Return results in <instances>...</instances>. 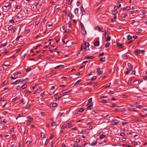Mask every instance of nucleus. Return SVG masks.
Listing matches in <instances>:
<instances>
[{"mask_svg":"<svg viewBox=\"0 0 147 147\" xmlns=\"http://www.w3.org/2000/svg\"><path fill=\"white\" fill-rule=\"evenodd\" d=\"M81 9L82 11V14L85 15V14L86 12L85 11L84 9L83 6H82Z\"/></svg>","mask_w":147,"mask_h":147,"instance_id":"nucleus-12","label":"nucleus"},{"mask_svg":"<svg viewBox=\"0 0 147 147\" xmlns=\"http://www.w3.org/2000/svg\"><path fill=\"white\" fill-rule=\"evenodd\" d=\"M49 140L48 139H47L45 141V145H47V144H48V142H49Z\"/></svg>","mask_w":147,"mask_h":147,"instance_id":"nucleus-53","label":"nucleus"},{"mask_svg":"<svg viewBox=\"0 0 147 147\" xmlns=\"http://www.w3.org/2000/svg\"><path fill=\"white\" fill-rule=\"evenodd\" d=\"M137 30H138L137 32L139 33H141L142 31V30L141 29H137Z\"/></svg>","mask_w":147,"mask_h":147,"instance_id":"nucleus-39","label":"nucleus"},{"mask_svg":"<svg viewBox=\"0 0 147 147\" xmlns=\"http://www.w3.org/2000/svg\"><path fill=\"white\" fill-rule=\"evenodd\" d=\"M97 143V140H95L93 141L91 144H90V145L94 146L96 145Z\"/></svg>","mask_w":147,"mask_h":147,"instance_id":"nucleus-9","label":"nucleus"},{"mask_svg":"<svg viewBox=\"0 0 147 147\" xmlns=\"http://www.w3.org/2000/svg\"><path fill=\"white\" fill-rule=\"evenodd\" d=\"M119 122V121L117 119H115L112 121L111 122V123L112 125H116L118 124Z\"/></svg>","mask_w":147,"mask_h":147,"instance_id":"nucleus-1","label":"nucleus"},{"mask_svg":"<svg viewBox=\"0 0 147 147\" xmlns=\"http://www.w3.org/2000/svg\"><path fill=\"white\" fill-rule=\"evenodd\" d=\"M14 130V128L12 127L10 129V131L11 132H13Z\"/></svg>","mask_w":147,"mask_h":147,"instance_id":"nucleus-58","label":"nucleus"},{"mask_svg":"<svg viewBox=\"0 0 147 147\" xmlns=\"http://www.w3.org/2000/svg\"><path fill=\"white\" fill-rule=\"evenodd\" d=\"M27 118L28 119V120H33L34 119L31 117L30 116H27Z\"/></svg>","mask_w":147,"mask_h":147,"instance_id":"nucleus-23","label":"nucleus"},{"mask_svg":"<svg viewBox=\"0 0 147 147\" xmlns=\"http://www.w3.org/2000/svg\"><path fill=\"white\" fill-rule=\"evenodd\" d=\"M116 105L115 104H112L110 106V107H114Z\"/></svg>","mask_w":147,"mask_h":147,"instance_id":"nucleus-37","label":"nucleus"},{"mask_svg":"<svg viewBox=\"0 0 147 147\" xmlns=\"http://www.w3.org/2000/svg\"><path fill=\"white\" fill-rule=\"evenodd\" d=\"M74 147H78V145L76 144H74Z\"/></svg>","mask_w":147,"mask_h":147,"instance_id":"nucleus-64","label":"nucleus"},{"mask_svg":"<svg viewBox=\"0 0 147 147\" xmlns=\"http://www.w3.org/2000/svg\"><path fill=\"white\" fill-rule=\"evenodd\" d=\"M100 67H98L97 69V72L98 74L99 75H100L103 73V71L102 70H100Z\"/></svg>","mask_w":147,"mask_h":147,"instance_id":"nucleus-4","label":"nucleus"},{"mask_svg":"<svg viewBox=\"0 0 147 147\" xmlns=\"http://www.w3.org/2000/svg\"><path fill=\"white\" fill-rule=\"evenodd\" d=\"M81 81V80H78V81H77L75 84H74V85H76V84H78Z\"/></svg>","mask_w":147,"mask_h":147,"instance_id":"nucleus-34","label":"nucleus"},{"mask_svg":"<svg viewBox=\"0 0 147 147\" xmlns=\"http://www.w3.org/2000/svg\"><path fill=\"white\" fill-rule=\"evenodd\" d=\"M76 4H77V6H78L80 5V2L79 1H77Z\"/></svg>","mask_w":147,"mask_h":147,"instance_id":"nucleus-63","label":"nucleus"},{"mask_svg":"<svg viewBox=\"0 0 147 147\" xmlns=\"http://www.w3.org/2000/svg\"><path fill=\"white\" fill-rule=\"evenodd\" d=\"M31 142L30 141H27L26 142V144H27L28 146Z\"/></svg>","mask_w":147,"mask_h":147,"instance_id":"nucleus-42","label":"nucleus"},{"mask_svg":"<svg viewBox=\"0 0 147 147\" xmlns=\"http://www.w3.org/2000/svg\"><path fill=\"white\" fill-rule=\"evenodd\" d=\"M7 42H6L5 43H2L1 45V46H5L7 45Z\"/></svg>","mask_w":147,"mask_h":147,"instance_id":"nucleus-55","label":"nucleus"},{"mask_svg":"<svg viewBox=\"0 0 147 147\" xmlns=\"http://www.w3.org/2000/svg\"><path fill=\"white\" fill-rule=\"evenodd\" d=\"M23 81H24V80H23V79H20L19 80H16V81H15L13 82H12L11 83V84H16L17 83H18L19 82H22Z\"/></svg>","mask_w":147,"mask_h":147,"instance_id":"nucleus-2","label":"nucleus"},{"mask_svg":"<svg viewBox=\"0 0 147 147\" xmlns=\"http://www.w3.org/2000/svg\"><path fill=\"white\" fill-rule=\"evenodd\" d=\"M84 110V109L83 108H80L79 110H78L79 111H80V112H83Z\"/></svg>","mask_w":147,"mask_h":147,"instance_id":"nucleus-41","label":"nucleus"},{"mask_svg":"<svg viewBox=\"0 0 147 147\" xmlns=\"http://www.w3.org/2000/svg\"><path fill=\"white\" fill-rule=\"evenodd\" d=\"M32 121V120H27L26 124L28 125H30V124L31 122Z\"/></svg>","mask_w":147,"mask_h":147,"instance_id":"nucleus-21","label":"nucleus"},{"mask_svg":"<svg viewBox=\"0 0 147 147\" xmlns=\"http://www.w3.org/2000/svg\"><path fill=\"white\" fill-rule=\"evenodd\" d=\"M105 57H101L100 58V60L102 61H105Z\"/></svg>","mask_w":147,"mask_h":147,"instance_id":"nucleus-26","label":"nucleus"},{"mask_svg":"<svg viewBox=\"0 0 147 147\" xmlns=\"http://www.w3.org/2000/svg\"><path fill=\"white\" fill-rule=\"evenodd\" d=\"M130 70H127L126 72V73L125 74V75H127L130 72Z\"/></svg>","mask_w":147,"mask_h":147,"instance_id":"nucleus-59","label":"nucleus"},{"mask_svg":"<svg viewBox=\"0 0 147 147\" xmlns=\"http://www.w3.org/2000/svg\"><path fill=\"white\" fill-rule=\"evenodd\" d=\"M65 14L68 16V17H69L70 19L71 18L72 14L71 13H69V11L68 13H67L66 11L65 13Z\"/></svg>","mask_w":147,"mask_h":147,"instance_id":"nucleus-11","label":"nucleus"},{"mask_svg":"<svg viewBox=\"0 0 147 147\" xmlns=\"http://www.w3.org/2000/svg\"><path fill=\"white\" fill-rule=\"evenodd\" d=\"M127 38L128 40H130L132 38V37L130 35H128L127 36Z\"/></svg>","mask_w":147,"mask_h":147,"instance_id":"nucleus-27","label":"nucleus"},{"mask_svg":"<svg viewBox=\"0 0 147 147\" xmlns=\"http://www.w3.org/2000/svg\"><path fill=\"white\" fill-rule=\"evenodd\" d=\"M9 22L10 23L14 24L15 23L14 21L13 20H10L9 21Z\"/></svg>","mask_w":147,"mask_h":147,"instance_id":"nucleus-46","label":"nucleus"},{"mask_svg":"<svg viewBox=\"0 0 147 147\" xmlns=\"http://www.w3.org/2000/svg\"><path fill=\"white\" fill-rule=\"evenodd\" d=\"M134 52L136 55H138L140 53L141 51L140 50L137 49L134 51Z\"/></svg>","mask_w":147,"mask_h":147,"instance_id":"nucleus-6","label":"nucleus"},{"mask_svg":"<svg viewBox=\"0 0 147 147\" xmlns=\"http://www.w3.org/2000/svg\"><path fill=\"white\" fill-rule=\"evenodd\" d=\"M142 107V106L140 105H138L136 106V108H141Z\"/></svg>","mask_w":147,"mask_h":147,"instance_id":"nucleus-51","label":"nucleus"},{"mask_svg":"<svg viewBox=\"0 0 147 147\" xmlns=\"http://www.w3.org/2000/svg\"><path fill=\"white\" fill-rule=\"evenodd\" d=\"M65 32L68 33H70L71 32V31L69 29L67 30H67L65 31Z\"/></svg>","mask_w":147,"mask_h":147,"instance_id":"nucleus-45","label":"nucleus"},{"mask_svg":"<svg viewBox=\"0 0 147 147\" xmlns=\"http://www.w3.org/2000/svg\"><path fill=\"white\" fill-rule=\"evenodd\" d=\"M27 86V85L26 84H23L21 87V88L24 89L25 88H26Z\"/></svg>","mask_w":147,"mask_h":147,"instance_id":"nucleus-29","label":"nucleus"},{"mask_svg":"<svg viewBox=\"0 0 147 147\" xmlns=\"http://www.w3.org/2000/svg\"><path fill=\"white\" fill-rule=\"evenodd\" d=\"M76 141L77 143H78L80 142V140L79 139L77 138L76 139Z\"/></svg>","mask_w":147,"mask_h":147,"instance_id":"nucleus-62","label":"nucleus"},{"mask_svg":"<svg viewBox=\"0 0 147 147\" xmlns=\"http://www.w3.org/2000/svg\"><path fill=\"white\" fill-rule=\"evenodd\" d=\"M99 44V41H96L94 42V45L96 46H98Z\"/></svg>","mask_w":147,"mask_h":147,"instance_id":"nucleus-14","label":"nucleus"},{"mask_svg":"<svg viewBox=\"0 0 147 147\" xmlns=\"http://www.w3.org/2000/svg\"><path fill=\"white\" fill-rule=\"evenodd\" d=\"M128 67H129V69L131 71L133 69V66L132 64L129 63H128L127 64Z\"/></svg>","mask_w":147,"mask_h":147,"instance_id":"nucleus-7","label":"nucleus"},{"mask_svg":"<svg viewBox=\"0 0 147 147\" xmlns=\"http://www.w3.org/2000/svg\"><path fill=\"white\" fill-rule=\"evenodd\" d=\"M106 137V135H102L101 136H100V139H102L104 138L105 137Z\"/></svg>","mask_w":147,"mask_h":147,"instance_id":"nucleus-33","label":"nucleus"},{"mask_svg":"<svg viewBox=\"0 0 147 147\" xmlns=\"http://www.w3.org/2000/svg\"><path fill=\"white\" fill-rule=\"evenodd\" d=\"M72 1L73 0H69L68 3V5H71V4L72 2Z\"/></svg>","mask_w":147,"mask_h":147,"instance_id":"nucleus-48","label":"nucleus"},{"mask_svg":"<svg viewBox=\"0 0 147 147\" xmlns=\"http://www.w3.org/2000/svg\"><path fill=\"white\" fill-rule=\"evenodd\" d=\"M23 115V113H20V114H19L18 115V117L19 118V117H21V116H22Z\"/></svg>","mask_w":147,"mask_h":147,"instance_id":"nucleus-52","label":"nucleus"},{"mask_svg":"<svg viewBox=\"0 0 147 147\" xmlns=\"http://www.w3.org/2000/svg\"><path fill=\"white\" fill-rule=\"evenodd\" d=\"M125 110L124 108L121 109H119V112H121V111H125Z\"/></svg>","mask_w":147,"mask_h":147,"instance_id":"nucleus-49","label":"nucleus"},{"mask_svg":"<svg viewBox=\"0 0 147 147\" xmlns=\"http://www.w3.org/2000/svg\"><path fill=\"white\" fill-rule=\"evenodd\" d=\"M18 26L17 27H16L14 28V30L13 32V33H14V32H16L17 30L18 29Z\"/></svg>","mask_w":147,"mask_h":147,"instance_id":"nucleus-35","label":"nucleus"},{"mask_svg":"<svg viewBox=\"0 0 147 147\" xmlns=\"http://www.w3.org/2000/svg\"><path fill=\"white\" fill-rule=\"evenodd\" d=\"M66 126L65 125H62L61 127V128L62 129H64V128H66Z\"/></svg>","mask_w":147,"mask_h":147,"instance_id":"nucleus-60","label":"nucleus"},{"mask_svg":"<svg viewBox=\"0 0 147 147\" xmlns=\"http://www.w3.org/2000/svg\"><path fill=\"white\" fill-rule=\"evenodd\" d=\"M109 35V33L108 32V31L107 30H106L105 31V37L106 38V35L108 36Z\"/></svg>","mask_w":147,"mask_h":147,"instance_id":"nucleus-28","label":"nucleus"},{"mask_svg":"<svg viewBox=\"0 0 147 147\" xmlns=\"http://www.w3.org/2000/svg\"><path fill=\"white\" fill-rule=\"evenodd\" d=\"M101 102L103 103H106L107 102L106 100H103Z\"/></svg>","mask_w":147,"mask_h":147,"instance_id":"nucleus-54","label":"nucleus"},{"mask_svg":"<svg viewBox=\"0 0 147 147\" xmlns=\"http://www.w3.org/2000/svg\"><path fill=\"white\" fill-rule=\"evenodd\" d=\"M82 29V33L83 34H86V32L85 30V28H81Z\"/></svg>","mask_w":147,"mask_h":147,"instance_id":"nucleus-8","label":"nucleus"},{"mask_svg":"<svg viewBox=\"0 0 147 147\" xmlns=\"http://www.w3.org/2000/svg\"><path fill=\"white\" fill-rule=\"evenodd\" d=\"M93 103H88L86 105L87 106V107L86 109L88 110H90L92 109L91 107L93 106Z\"/></svg>","mask_w":147,"mask_h":147,"instance_id":"nucleus-3","label":"nucleus"},{"mask_svg":"<svg viewBox=\"0 0 147 147\" xmlns=\"http://www.w3.org/2000/svg\"><path fill=\"white\" fill-rule=\"evenodd\" d=\"M94 56H87L85 57V59H94Z\"/></svg>","mask_w":147,"mask_h":147,"instance_id":"nucleus-15","label":"nucleus"},{"mask_svg":"<svg viewBox=\"0 0 147 147\" xmlns=\"http://www.w3.org/2000/svg\"><path fill=\"white\" fill-rule=\"evenodd\" d=\"M11 3H9L8 4H7V3H6V5H4V7L5 8H7L9 6H11Z\"/></svg>","mask_w":147,"mask_h":147,"instance_id":"nucleus-19","label":"nucleus"},{"mask_svg":"<svg viewBox=\"0 0 147 147\" xmlns=\"http://www.w3.org/2000/svg\"><path fill=\"white\" fill-rule=\"evenodd\" d=\"M22 36L21 35H19V36H18L17 37V38L16 39V40H19V39L21 38L22 37Z\"/></svg>","mask_w":147,"mask_h":147,"instance_id":"nucleus-40","label":"nucleus"},{"mask_svg":"<svg viewBox=\"0 0 147 147\" xmlns=\"http://www.w3.org/2000/svg\"><path fill=\"white\" fill-rule=\"evenodd\" d=\"M97 78V77L96 76H93V77L92 78L91 80L93 81L95 80Z\"/></svg>","mask_w":147,"mask_h":147,"instance_id":"nucleus-32","label":"nucleus"},{"mask_svg":"<svg viewBox=\"0 0 147 147\" xmlns=\"http://www.w3.org/2000/svg\"><path fill=\"white\" fill-rule=\"evenodd\" d=\"M40 138H43L45 137V135L44 134L43 132H41L40 134Z\"/></svg>","mask_w":147,"mask_h":147,"instance_id":"nucleus-16","label":"nucleus"},{"mask_svg":"<svg viewBox=\"0 0 147 147\" xmlns=\"http://www.w3.org/2000/svg\"><path fill=\"white\" fill-rule=\"evenodd\" d=\"M85 45L86 46V47H88L89 46V43L86 42L85 43Z\"/></svg>","mask_w":147,"mask_h":147,"instance_id":"nucleus-43","label":"nucleus"},{"mask_svg":"<svg viewBox=\"0 0 147 147\" xmlns=\"http://www.w3.org/2000/svg\"><path fill=\"white\" fill-rule=\"evenodd\" d=\"M111 37L110 36H108L106 39V41L107 42L111 40Z\"/></svg>","mask_w":147,"mask_h":147,"instance_id":"nucleus-17","label":"nucleus"},{"mask_svg":"<svg viewBox=\"0 0 147 147\" xmlns=\"http://www.w3.org/2000/svg\"><path fill=\"white\" fill-rule=\"evenodd\" d=\"M31 70V69L30 68H27L26 69V71L27 72H28L30 71Z\"/></svg>","mask_w":147,"mask_h":147,"instance_id":"nucleus-56","label":"nucleus"},{"mask_svg":"<svg viewBox=\"0 0 147 147\" xmlns=\"http://www.w3.org/2000/svg\"><path fill=\"white\" fill-rule=\"evenodd\" d=\"M111 45L110 43L109 42H107L105 45V47L107 48L108 47H109Z\"/></svg>","mask_w":147,"mask_h":147,"instance_id":"nucleus-24","label":"nucleus"},{"mask_svg":"<svg viewBox=\"0 0 147 147\" xmlns=\"http://www.w3.org/2000/svg\"><path fill=\"white\" fill-rule=\"evenodd\" d=\"M56 125V123L55 122H52L51 124V125L52 126H55Z\"/></svg>","mask_w":147,"mask_h":147,"instance_id":"nucleus-38","label":"nucleus"},{"mask_svg":"<svg viewBox=\"0 0 147 147\" xmlns=\"http://www.w3.org/2000/svg\"><path fill=\"white\" fill-rule=\"evenodd\" d=\"M117 47L119 48H122L124 47L123 44H121L119 42L117 43Z\"/></svg>","mask_w":147,"mask_h":147,"instance_id":"nucleus-5","label":"nucleus"},{"mask_svg":"<svg viewBox=\"0 0 147 147\" xmlns=\"http://www.w3.org/2000/svg\"><path fill=\"white\" fill-rule=\"evenodd\" d=\"M21 8V6L20 5H18L16 6V8L17 9H20Z\"/></svg>","mask_w":147,"mask_h":147,"instance_id":"nucleus-61","label":"nucleus"},{"mask_svg":"<svg viewBox=\"0 0 147 147\" xmlns=\"http://www.w3.org/2000/svg\"><path fill=\"white\" fill-rule=\"evenodd\" d=\"M67 93V92H64L63 93H62V94H61L60 95V96H59L60 98L65 95Z\"/></svg>","mask_w":147,"mask_h":147,"instance_id":"nucleus-30","label":"nucleus"},{"mask_svg":"<svg viewBox=\"0 0 147 147\" xmlns=\"http://www.w3.org/2000/svg\"><path fill=\"white\" fill-rule=\"evenodd\" d=\"M60 98V97H55L54 98V99L56 100H59Z\"/></svg>","mask_w":147,"mask_h":147,"instance_id":"nucleus-57","label":"nucleus"},{"mask_svg":"<svg viewBox=\"0 0 147 147\" xmlns=\"http://www.w3.org/2000/svg\"><path fill=\"white\" fill-rule=\"evenodd\" d=\"M138 144L137 142H134L132 143V145L133 146H135L137 145Z\"/></svg>","mask_w":147,"mask_h":147,"instance_id":"nucleus-44","label":"nucleus"},{"mask_svg":"<svg viewBox=\"0 0 147 147\" xmlns=\"http://www.w3.org/2000/svg\"><path fill=\"white\" fill-rule=\"evenodd\" d=\"M128 83L129 85H133L134 82H132V80L131 79H130L128 81Z\"/></svg>","mask_w":147,"mask_h":147,"instance_id":"nucleus-20","label":"nucleus"},{"mask_svg":"<svg viewBox=\"0 0 147 147\" xmlns=\"http://www.w3.org/2000/svg\"><path fill=\"white\" fill-rule=\"evenodd\" d=\"M57 105V104L56 103H53L51 104V107H56Z\"/></svg>","mask_w":147,"mask_h":147,"instance_id":"nucleus-18","label":"nucleus"},{"mask_svg":"<svg viewBox=\"0 0 147 147\" xmlns=\"http://www.w3.org/2000/svg\"><path fill=\"white\" fill-rule=\"evenodd\" d=\"M92 100V98H91L88 100V103H92L91 102Z\"/></svg>","mask_w":147,"mask_h":147,"instance_id":"nucleus-31","label":"nucleus"},{"mask_svg":"<svg viewBox=\"0 0 147 147\" xmlns=\"http://www.w3.org/2000/svg\"><path fill=\"white\" fill-rule=\"evenodd\" d=\"M80 26L81 27V28H84L83 24L82 22H80Z\"/></svg>","mask_w":147,"mask_h":147,"instance_id":"nucleus-47","label":"nucleus"},{"mask_svg":"<svg viewBox=\"0 0 147 147\" xmlns=\"http://www.w3.org/2000/svg\"><path fill=\"white\" fill-rule=\"evenodd\" d=\"M121 4H119L118 5V6H115L114 7V9L115 10H116L117 9H118L120 7H121Z\"/></svg>","mask_w":147,"mask_h":147,"instance_id":"nucleus-10","label":"nucleus"},{"mask_svg":"<svg viewBox=\"0 0 147 147\" xmlns=\"http://www.w3.org/2000/svg\"><path fill=\"white\" fill-rule=\"evenodd\" d=\"M31 106V104L30 103H29L28 102L27 103V104L26 105V109H28Z\"/></svg>","mask_w":147,"mask_h":147,"instance_id":"nucleus-13","label":"nucleus"},{"mask_svg":"<svg viewBox=\"0 0 147 147\" xmlns=\"http://www.w3.org/2000/svg\"><path fill=\"white\" fill-rule=\"evenodd\" d=\"M13 28V26H10L9 27H8V29L9 30H11Z\"/></svg>","mask_w":147,"mask_h":147,"instance_id":"nucleus-36","label":"nucleus"},{"mask_svg":"<svg viewBox=\"0 0 147 147\" xmlns=\"http://www.w3.org/2000/svg\"><path fill=\"white\" fill-rule=\"evenodd\" d=\"M79 10V9L77 8H76L74 11V13L76 14H77L78 13Z\"/></svg>","mask_w":147,"mask_h":147,"instance_id":"nucleus-25","label":"nucleus"},{"mask_svg":"<svg viewBox=\"0 0 147 147\" xmlns=\"http://www.w3.org/2000/svg\"><path fill=\"white\" fill-rule=\"evenodd\" d=\"M21 88V87L20 86H17L16 88V89L17 90H18L20 89Z\"/></svg>","mask_w":147,"mask_h":147,"instance_id":"nucleus-50","label":"nucleus"},{"mask_svg":"<svg viewBox=\"0 0 147 147\" xmlns=\"http://www.w3.org/2000/svg\"><path fill=\"white\" fill-rule=\"evenodd\" d=\"M98 30L99 31H101L102 32H103L104 31V30L103 29V28H101L100 27H98Z\"/></svg>","mask_w":147,"mask_h":147,"instance_id":"nucleus-22","label":"nucleus"}]
</instances>
